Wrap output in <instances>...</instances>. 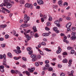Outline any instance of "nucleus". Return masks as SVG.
Returning <instances> with one entry per match:
<instances>
[{
  "label": "nucleus",
  "instance_id": "f257e3e1",
  "mask_svg": "<svg viewBox=\"0 0 76 76\" xmlns=\"http://www.w3.org/2000/svg\"><path fill=\"white\" fill-rule=\"evenodd\" d=\"M10 0H4V4H3L4 6H6L8 9H10L12 6V5L10 4Z\"/></svg>",
  "mask_w": 76,
  "mask_h": 76
},
{
  "label": "nucleus",
  "instance_id": "f03ea898",
  "mask_svg": "<svg viewBox=\"0 0 76 76\" xmlns=\"http://www.w3.org/2000/svg\"><path fill=\"white\" fill-rule=\"evenodd\" d=\"M20 48L19 46H17V50H14V51H15L16 53L18 54H20V53H21V52L22 51L21 50H20Z\"/></svg>",
  "mask_w": 76,
  "mask_h": 76
},
{
  "label": "nucleus",
  "instance_id": "7ed1b4c3",
  "mask_svg": "<svg viewBox=\"0 0 76 76\" xmlns=\"http://www.w3.org/2000/svg\"><path fill=\"white\" fill-rule=\"evenodd\" d=\"M27 32H25L24 33V34L25 35V37H26L27 39L29 40V39H31V37L29 36V34H27Z\"/></svg>",
  "mask_w": 76,
  "mask_h": 76
},
{
  "label": "nucleus",
  "instance_id": "20e7f679",
  "mask_svg": "<svg viewBox=\"0 0 76 76\" xmlns=\"http://www.w3.org/2000/svg\"><path fill=\"white\" fill-rule=\"evenodd\" d=\"M23 19L24 20H26L27 19V21H29V20L30 19L29 18V17H27V15L26 14H25L24 15V18Z\"/></svg>",
  "mask_w": 76,
  "mask_h": 76
},
{
  "label": "nucleus",
  "instance_id": "39448f33",
  "mask_svg": "<svg viewBox=\"0 0 76 76\" xmlns=\"http://www.w3.org/2000/svg\"><path fill=\"white\" fill-rule=\"evenodd\" d=\"M37 3L38 4H44V2L42 0H37Z\"/></svg>",
  "mask_w": 76,
  "mask_h": 76
},
{
  "label": "nucleus",
  "instance_id": "423d86ee",
  "mask_svg": "<svg viewBox=\"0 0 76 76\" xmlns=\"http://www.w3.org/2000/svg\"><path fill=\"white\" fill-rule=\"evenodd\" d=\"M58 50L56 51L57 54H60L61 51V49L60 46H58Z\"/></svg>",
  "mask_w": 76,
  "mask_h": 76
},
{
  "label": "nucleus",
  "instance_id": "0eeeda50",
  "mask_svg": "<svg viewBox=\"0 0 76 76\" xmlns=\"http://www.w3.org/2000/svg\"><path fill=\"white\" fill-rule=\"evenodd\" d=\"M34 70H35V68H31V69L28 68V71L31 73H32L34 72Z\"/></svg>",
  "mask_w": 76,
  "mask_h": 76
},
{
  "label": "nucleus",
  "instance_id": "6e6552de",
  "mask_svg": "<svg viewBox=\"0 0 76 76\" xmlns=\"http://www.w3.org/2000/svg\"><path fill=\"white\" fill-rule=\"evenodd\" d=\"M72 26V23H67V24L66 25V27L68 28H70L71 26Z\"/></svg>",
  "mask_w": 76,
  "mask_h": 76
},
{
  "label": "nucleus",
  "instance_id": "1a4fd4ad",
  "mask_svg": "<svg viewBox=\"0 0 76 76\" xmlns=\"http://www.w3.org/2000/svg\"><path fill=\"white\" fill-rule=\"evenodd\" d=\"M1 9L2 10H5V11H6L7 13H10V11H9V10H7V9H6L5 8L2 7L1 8Z\"/></svg>",
  "mask_w": 76,
  "mask_h": 76
},
{
  "label": "nucleus",
  "instance_id": "9d476101",
  "mask_svg": "<svg viewBox=\"0 0 76 76\" xmlns=\"http://www.w3.org/2000/svg\"><path fill=\"white\" fill-rule=\"evenodd\" d=\"M62 3L63 1L61 0H60L58 2V4H59V6H63V4H62Z\"/></svg>",
  "mask_w": 76,
  "mask_h": 76
},
{
  "label": "nucleus",
  "instance_id": "9b49d317",
  "mask_svg": "<svg viewBox=\"0 0 76 76\" xmlns=\"http://www.w3.org/2000/svg\"><path fill=\"white\" fill-rule=\"evenodd\" d=\"M3 58H4L3 62L4 63H6V55L5 54H4L3 55Z\"/></svg>",
  "mask_w": 76,
  "mask_h": 76
},
{
  "label": "nucleus",
  "instance_id": "f8f14e48",
  "mask_svg": "<svg viewBox=\"0 0 76 76\" xmlns=\"http://www.w3.org/2000/svg\"><path fill=\"white\" fill-rule=\"evenodd\" d=\"M42 35L44 37H47V36H49L50 35V33H44Z\"/></svg>",
  "mask_w": 76,
  "mask_h": 76
},
{
  "label": "nucleus",
  "instance_id": "ddd939ff",
  "mask_svg": "<svg viewBox=\"0 0 76 76\" xmlns=\"http://www.w3.org/2000/svg\"><path fill=\"white\" fill-rule=\"evenodd\" d=\"M76 37L72 36L70 38V39L72 41H75V39H76Z\"/></svg>",
  "mask_w": 76,
  "mask_h": 76
},
{
  "label": "nucleus",
  "instance_id": "4468645a",
  "mask_svg": "<svg viewBox=\"0 0 76 76\" xmlns=\"http://www.w3.org/2000/svg\"><path fill=\"white\" fill-rule=\"evenodd\" d=\"M7 56L8 57H9L12 58V55L10 52H9L7 54Z\"/></svg>",
  "mask_w": 76,
  "mask_h": 76
},
{
  "label": "nucleus",
  "instance_id": "2eb2a0df",
  "mask_svg": "<svg viewBox=\"0 0 76 76\" xmlns=\"http://www.w3.org/2000/svg\"><path fill=\"white\" fill-rule=\"evenodd\" d=\"M33 29L34 32H36L37 31V28L35 26H34L33 27Z\"/></svg>",
  "mask_w": 76,
  "mask_h": 76
},
{
  "label": "nucleus",
  "instance_id": "dca6fc26",
  "mask_svg": "<svg viewBox=\"0 0 76 76\" xmlns=\"http://www.w3.org/2000/svg\"><path fill=\"white\" fill-rule=\"evenodd\" d=\"M50 72H51V71H52L53 70V68L51 67H50L47 69Z\"/></svg>",
  "mask_w": 76,
  "mask_h": 76
},
{
  "label": "nucleus",
  "instance_id": "f3484780",
  "mask_svg": "<svg viewBox=\"0 0 76 76\" xmlns=\"http://www.w3.org/2000/svg\"><path fill=\"white\" fill-rule=\"evenodd\" d=\"M6 26H7V25H0V28H6Z\"/></svg>",
  "mask_w": 76,
  "mask_h": 76
},
{
  "label": "nucleus",
  "instance_id": "a211bd4d",
  "mask_svg": "<svg viewBox=\"0 0 76 76\" xmlns=\"http://www.w3.org/2000/svg\"><path fill=\"white\" fill-rule=\"evenodd\" d=\"M71 35L72 37H76L75 36V35H76V32H72L71 34Z\"/></svg>",
  "mask_w": 76,
  "mask_h": 76
},
{
  "label": "nucleus",
  "instance_id": "6ab92c4d",
  "mask_svg": "<svg viewBox=\"0 0 76 76\" xmlns=\"http://www.w3.org/2000/svg\"><path fill=\"white\" fill-rule=\"evenodd\" d=\"M19 2L20 3V4H24L25 3V1L23 0H21L19 1Z\"/></svg>",
  "mask_w": 76,
  "mask_h": 76
},
{
  "label": "nucleus",
  "instance_id": "aec40b11",
  "mask_svg": "<svg viewBox=\"0 0 76 76\" xmlns=\"http://www.w3.org/2000/svg\"><path fill=\"white\" fill-rule=\"evenodd\" d=\"M30 4H26L25 5V7H28V8H29V6H30Z\"/></svg>",
  "mask_w": 76,
  "mask_h": 76
},
{
  "label": "nucleus",
  "instance_id": "412c9836",
  "mask_svg": "<svg viewBox=\"0 0 76 76\" xmlns=\"http://www.w3.org/2000/svg\"><path fill=\"white\" fill-rule=\"evenodd\" d=\"M60 23V21H59V20H58L56 21H55L54 22L55 24H56V25L57 24H59Z\"/></svg>",
  "mask_w": 76,
  "mask_h": 76
},
{
  "label": "nucleus",
  "instance_id": "4be33fe9",
  "mask_svg": "<svg viewBox=\"0 0 76 76\" xmlns=\"http://www.w3.org/2000/svg\"><path fill=\"white\" fill-rule=\"evenodd\" d=\"M62 62L64 63H67V60L66 59H65L63 60Z\"/></svg>",
  "mask_w": 76,
  "mask_h": 76
},
{
  "label": "nucleus",
  "instance_id": "5701e85b",
  "mask_svg": "<svg viewBox=\"0 0 76 76\" xmlns=\"http://www.w3.org/2000/svg\"><path fill=\"white\" fill-rule=\"evenodd\" d=\"M21 58V57L19 56L18 58H17V57H14V59H15V60H19V58Z\"/></svg>",
  "mask_w": 76,
  "mask_h": 76
},
{
  "label": "nucleus",
  "instance_id": "b1692460",
  "mask_svg": "<svg viewBox=\"0 0 76 76\" xmlns=\"http://www.w3.org/2000/svg\"><path fill=\"white\" fill-rule=\"evenodd\" d=\"M21 28H26V26L25 25V24H23L20 26Z\"/></svg>",
  "mask_w": 76,
  "mask_h": 76
},
{
  "label": "nucleus",
  "instance_id": "393cba45",
  "mask_svg": "<svg viewBox=\"0 0 76 76\" xmlns=\"http://www.w3.org/2000/svg\"><path fill=\"white\" fill-rule=\"evenodd\" d=\"M41 44L42 45H44V46H45V45H46V43L45 42H42V43H41Z\"/></svg>",
  "mask_w": 76,
  "mask_h": 76
},
{
  "label": "nucleus",
  "instance_id": "a878e982",
  "mask_svg": "<svg viewBox=\"0 0 76 76\" xmlns=\"http://www.w3.org/2000/svg\"><path fill=\"white\" fill-rule=\"evenodd\" d=\"M73 48L72 47H68L67 48V50H72V49H73Z\"/></svg>",
  "mask_w": 76,
  "mask_h": 76
},
{
  "label": "nucleus",
  "instance_id": "bb28decb",
  "mask_svg": "<svg viewBox=\"0 0 76 76\" xmlns=\"http://www.w3.org/2000/svg\"><path fill=\"white\" fill-rule=\"evenodd\" d=\"M22 59L24 61H27V59L25 57H23L22 58Z\"/></svg>",
  "mask_w": 76,
  "mask_h": 76
},
{
  "label": "nucleus",
  "instance_id": "cd10ccee",
  "mask_svg": "<svg viewBox=\"0 0 76 76\" xmlns=\"http://www.w3.org/2000/svg\"><path fill=\"white\" fill-rule=\"evenodd\" d=\"M26 74L27 75H28V76H29L31 74H30V73H29V72H28L27 71H26Z\"/></svg>",
  "mask_w": 76,
  "mask_h": 76
},
{
  "label": "nucleus",
  "instance_id": "c85d7f7f",
  "mask_svg": "<svg viewBox=\"0 0 76 76\" xmlns=\"http://www.w3.org/2000/svg\"><path fill=\"white\" fill-rule=\"evenodd\" d=\"M15 72L16 73H18V74H20V72L16 70H15Z\"/></svg>",
  "mask_w": 76,
  "mask_h": 76
},
{
  "label": "nucleus",
  "instance_id": "c756f323",
  "mask_svg": "<svg viewBox=\"0 0 76 76\" xmlns=\"http://www.w3.org/2000/svg\"><path fill=\"white\" fill-rule=\"evenodd\" d=\"M5 37L6 39H8V38H9V36L8 35L6 34L5 36Z\"/></svg>",
  "mask_w": 76,
  "mask_h": 76
},
{
  "label": "nucleus",
  "instance_id": "7c9ffc66",
  "mask_svg": "<svg viewBox=\"0 0 76 76\" xmlns=\"http://www.w3.org/2000/svg\"><path fill=\"white\" fill-rule=\"evenodd\" d=\"M1 46L2 48H4L6 46V45L5 44H2L1 45Z\"/></svg>",
  "mask_w": 76,
  "mask_h": 76
},
{
  "label": "nucleus",
  "instance_id": "2f4dec72",
  "mask_svg": "<svg viewBox=\"0 0 76 76\" xmlns=\"http://www.w3.org/2000/svg\"><path fill=\"white\" fill-rule=\"evenodd\" d=\"M29 8L31 9H33V5H32V4H30L29 6Z\"/></svg>",
  "mask_w": 76,
  "mask_h": 76
},
{
  "label": "nucleus",
  "instance_id": "473e14b6",
  "mask_svg": "<svg viewBox=\"0 0 76 76\" xmlns=\"http://www.w3.org/2000/svg\"><path fill=\"white\" fill-rule=\"evenodd\" d=\"M53 29L54 31H57L58 29L56 27H54Z\"/></svg>",
  "mask_w": 76,
  "mask_h": 76
},
{
  "label": "nucleus",
  "instance_id": "72a5a7b5",
  "mask_svg": "<svg viewBox=\"0 0 76 76\" xmlns=\"http://www.w3.org/2000/svg\"><path fill=\"white\" fill-rule=\"evenodd\" d=\"M45 50L46 51H48V52H50V51H51V50H49L47 48H46L45 49Z\"/></svg>",
  "mask_w": 76,
  "mask_h": 76
},
{
  "label": "nucleus",
  "instance_id": "f704fd0d",
  "mask_svg": "<svg viewBox=\"0 0 76 76\" xmlns=\"http://www.w3.org/2000/svg\"><path fill=\"white\" fill-rule=\"evenodd\" d=\"M37 60V58L36 57L32 59V61H36Z\"/></svg>",
  "mask_w": 76,
  "mask_h": 76
},
{
  "label": "nucleus",
  "instance_id": "c9c22d12",
  "mask_svg": "<svg viewBox=\"0 0 76 76\" xmlns=\"http://www.w3.org/2000/svg\"><path fill=\"white\" fill-rule=\"evenodd\" d=\"M72 59L69 60V64H72Z\"/></svg>",
  "mask_w": 76,
  "mask_h": 76
},
{
  "label": "nucleus",
  "instance_id": "e433bc0d",
  "mask_svg": "<svg viewBox=\"0 0 76 76\" xmlns=\"http://www.w3.org/2000/svg\"><path fill=\"white\" fill-rule=\"evenodd\" d=\"M31 58H36V55H32L31 56Z\"/></svg>",
  "mask_w": 76,
  "mask_h": 76
},
{
  "label": "nucleus",
  "instance_id": "4c0bfd02",
  "mask_svg": "<svg viewBox=\"0 0 76 76\" xmlns=\"http://www.w3.org/2000/svg\"><path fill=\"white\" fill-rule=\"evenodd\" d=\"M33 53V52H32V50H31L28 52V54L29 55H31V54H32Z\"/></svg>",
  "mask_w": 76,
  "mask_h": 76
},
{
  "label": "nucleus",
  "instance_id": "58836bf2",
  "mask_svg": "<svg viewBox=\"0 0 76 76\" xmlns=\"http://www.w3.org/2000/svg\"><path fill=\"white\" fill-rule=\"evenodd\" d=\"M35 38H38V37H39V36H38V34L37 33H36L35 34Z\"/></svg>",
  "mask_w": 76,
  "mask_h": 76
},
{
  "label": "nucleus",
  "instance_id": "ea45409f",
  "mask_svg": "<svg viewBox=\"0 0 76 76\" xmlns=\"http://www.w3.org/2000/svg\"><path fill=\"white\" fill-rule=\"evenodd\" d=\"M4 66L1 65L0 66V69H4Z\"/></svg>",
  "mask_w": 76,
  "mask_h": 76
},
{
  "label": "nucleus",
  "instance_id": "a19ab883",
  "mask_svg": "<svg viewBox=\"0 0 76 76\" xmlns=\"http://www.w3.org/2000/svg\"><path fill=\"white\" fill-rule=\"evenodd\" d=\"M41 56L40 55H38L37 56V58H41Z\"/></svg>",
  "mask_w": 76,
  "mask_h": 76
},
{
  "label": "nucleus",
  "instance_id": "79ce46f5",
  "mask_svg": "<svg viewBox=\"0 0 76 76\" xmlns=\"http://www.w3.org/2000/svg\"><path fill=\"white\" fill-rule=\"evenodd\" d=\"M71 73L72 74H70L69 75H72V76H73V74L72 73H74V72L73 71H72L71 72Z\"/></svg>",
  "mask_w": 76,
  "mask_h": 76
},
{
  "label": "nucleus",
  "instance_id": "37998d69",
  "mask_svg": "<svg viewBox=\"0 0 76 76\" xmlns=\"http://www.w3.org/2000/svg\"><path fill=\"white\" fill-rule=\"evenodd\" d=\"M31 50V48L28 47L27 49V50L28 51H29Z\"/></svg>",
  "mask_w": 76,
  "mask_h": 76
},
{
  "label": "nucleus",
  "instance_id": "c03bdc74",
  "mask_svg": "<svg viewBox=\"0 0 76 76\" xmlns=\"http://www.w3.org/2000/svg\"><path fill=\"white\" fill-rule=\"evenodd\" d=\"M49 61L46 60L45 61V63L46 64H48L49 63Z\"/></svg>",
  "mask_w": 76,
  "mask_h": 76
},
{
  "label": "nucleus",
  "instance_id": "a18cd8bd",
  "mask_svg": "<svg viewBox=\"0 0 76 76\" xmlns=\"http://www.w3.org/2000/svg\"><path fill=\"white\" fill-rule=\"evenodd\" d=\"M47 26H50L51 25V23L50 22H48L47 23Z\"/></svg>",
  "mask_w": 76,
  "mask_h": 76
},
{
  "label": "nucleus",
  "instance_id": "49530a36",
  "mask_svg": "<svg viewBox=\"0 0 76 76\" xmlns=\"http://www.w3.org/2000/svg\"><path fill=\"white\" fill-rule=\"evenodd\" d=\"M72 31H76V27H72Z\"/></svg>",
  "mask_w": 76,
  "mask_h": 76
},
{
  "label": "nucleus",
  "instance_id": "de8ad7c7",
  "mask_svg": "<svg viewBox=\"0 0 76 76\" xmlns=\"http://www.w3.org/2000/svg\"><path fill=\"white\" fill-rule=\"evenodd\" d=\"M75 53V50H71V54H74Z\"/></svg>",
  "mask_w": 76,
  "mask_h": 76
},
{
  "label": "nucleus",
  "instance_id": "09e8293b",
  "mask_svg": "<svg viewBox=\"0 0 76 76\" xmlns=\"http://www.w3.org/2000/svg\"><path fill=\"white\" fill-rule=\"evenodd\" d=\"M13 32L14 35H15L16 34V31L15 30H13Z\"/></svg>",
  "mask_w": 76,
  "mask_h": 76
},
{
  "label": "nucleus",
  "instance_id": "8fccbe9b",
  "mask_svg": "<svg viewBox=\"0 0 76 76\" xmlns=\"http://www.w3.org/2000/svg\"><path fill=\"white\" fill-rule=\"evenodd\" d=\"M45 29L46 31H50V28H48L47 27H46L45 28Z\"/></svg>",
  "mask_w": 76,
  "mask_h": 76
},
{
  "label": "nucleus",
  "instance_id": "3c124183",
  "mask_svg": "<svg viewBox=\"0 0 76 76\" xmlns=\"http://www.w3.org/2000/svg\"><path fill=\"white\" fill-rule=\"evenodd\" d=\"M68 16H71V15H72V13H71V12H68Z\"/></svg>",
  "mask_w": 76,
  "mask_h": 76
},
{
  "label": "nucleus",
  "instance_id": "603ef678",
  "mask_svg": "<svg viewBox=\"0 0 76 76\" xmlns=\"http://www.w3.org/2000/svg\"><path fill=\"white\" fill-rule=\"evenodd\" d=\"M60 76H65V74L64 73H62L61 74Z\"/></svg>",
  "mask_w": 76,
  "mask_h": 76
},
{
  "label": "nucleus",
  "instance_id": "864d4df0",
  "mask_svg": "<svg viewBox=\"0 0 76 76\" xmlns=\"http://www.w3.org/2000/svg\"><path fill=\"white\" fill-rule=\"evenodd\" d=\"M58 68H61V67H62V66L60 64H58Z\"/></svg>",
  "mask_w": 76,
  "mask_h": 76
},
{
  "label": "nucleus",
  "instance_id": "5fc2aeb1",
  "mask_svg": "<svg viewBox=\"0 0 76 76\" xmlns=\"http://www.w3.org/2000/svg\"><path fill=\"white\" fill-rule=\"evenodd\" d=\"M52 20V17H50L48 19V20L49 21H51Z\"/></svg>",
  "mask_w": 76,
  "mask_h": 76
},
{
  "label": "nucleus",
  "instance_id": "6e6d98bb",
  "mask_svg": "<svg viewBox=\"0 0 76 76\" xmlns=\"http://www.w3.org/2000/svg\"><path fill=\"white\" fill-rule=\"evenodd\" d=\"M51 64H52V65H53V66H56V63H51Z\"/></svg>",
  "mask_w": 76,
  "mask_h": 76
},
{
  "label": "nucleus",
  "instance_id": "4d7b16f0",
  "mask_svg": "<svg viewBox=\"0 0 76 76\" xmlns=\"http://www.w3.org/2000/svg\"><path fill=\"white\" fill-rule=\"evenodd\" d=\"M39 53H40V54H41V55H42V56L44 55V53H42V51H40L39 52Z\"/></svg>",
  "mask_w": 76,
  "mask_h": 76
},
{
  "label": "nucleus",
  "instance_id": "13d9d810",
  "mask_svg": "<svg viewBox=\"0 0 76 76\" xmlns=\"http://www.w3.org/2000/svg\"><path fill=\"white\" fill-rule=\"evenodd\" d=\"M65 5H66V6H68V3H67V2H66L64 3V5L65 6Z\"/></svg>",
  "mask_w": 76,
  "mask_h": 76
},
{
  "label": "nucleus",
  "instance_id": "bf43d9fd",
  "mask_svg": "<svg viewBox=\"0 0 76 76\" xmlns=\"http://www.w3.org/2000/svg\"><path fill=\"white\" fill-rule=\"evenodd\" d=\"M3 56L2 55H0V59H3Z\"/></svg>",
  "mask_w": 76,
  "mask_h": 76
},
{
  "label": "nucleus",
  "instance_id": "052dcab7",
  "mask_svg": "<svg viewBox=\"0 0 76 76\" xmlns=\"http://www.w3.org/2000/svg\"><path fill=\"white\" fill-rule=\"evenodd\" d=\"M46 67H50V65L49 64H46L45 65Z\"/></svg>",
  "mask_w": 76,
  "mask_h": 76
},
{
  "label": "nucleus",
  "instance_id": "680f3d73",
  "mask_svg": "<svg viewBox=\"0 0 76 76\" xmlns=\"http://www.w3.org/2000/svg\"><path fill=\"white\" fill-rule=\"evenodd\" d=\"M1 72H4V69H0Z\"/></svg>",
  "mask_w": 76,
  "mask_h": 76
},
{
  "label": "nucleus",
  "instance_id": "e2e57ef3",
  "mask_svg": "<svg viewBox=\"0 0 76 76\" xmlns=\"http://www.w3.org/2000/svg\"><path fill=\"white\" fill-rule=\"evenodd\" d=\"M35 65L36 66H39V64L37 62H36L35 63Z\"/></svg>",
  "mask_w": 76,
  "mask_h": 76
},
{
  "label": "nucleus",
  "instance_id": "0e129e2a",
  "mask_svg": "<svg viewBox=\"0 0 76 76\" xmlns=\"http://www.w3.org/2000/svg\"><path fill=\"white\" fill-rule=\"evenodd\" d=\"M41 20L42 22H44V19L43 18H41Z\"/></svg>",
  "mask_w": 76,
  "mask_h": 76
},
{
  "label": "nucleus",
  "instance_id": "69168bd1",
  "mask_svg": "<svg viewBox=\"0 0 76 76\" xmlns=\"http://www.w3.org/2000/svg\"><path fill=\"white\" fill-rule=\"evenodd\" d=\"M56 34H52V36L53 37H56Z\"/></svg>",
  "mask_w": 76,
  "mask_h": 76
},
{
  "label": "nucleus",
  "instance_id": "338daca9",
  "mask_svg": "<svg viewBox=\"0 0 76 76\" xmlns=\"http://www.w3.org/2000/svg\"><path fill=\"white\" fill-rule=\"evenodd\" d=\"M62 55H67V53L66 52H64L62 53Z\"/></svg>",
  "mask_w": 76,
  "mask_h": 76
},
{
  "label": "nucleus",
  "instance_id": "774afa93",
  "mask_svg": "<svg viewBox=\"0 0 76 76\" xmlns=\"http://www.w3.org/2000/svg\"><path fill=\"white\" fill-rule=\"evenodd\" d=\"M47 68L45 67H44L43 68V70H47Z\"/></svg>",
  "mask_w": 76,
  "mask_h": 76
}]
</instances>
